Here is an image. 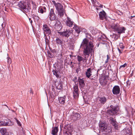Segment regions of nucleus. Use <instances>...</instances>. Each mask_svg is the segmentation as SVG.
<instances>
[{
    "mask_svg": "<svg viewBox=\"0 0 135 135\" xmlns=\"http://www.w3.org/2000/svg\"><path fill=\"white\" fill-rule=\"evenodd\" d=\"M80 46L83 48V54L85 57L83 58L81 56H78L77 60L80 62L81 61L84 62L85 60L86 61L88 60V57L86 56L87 55L89 56V54L93 52L94 45L92 41L89 42L87 39L85 38L83 39Z\"/></svg>",
    "mask_w": 135,
    "mask_h": 135,
    "instance_id": "obj_1",
    "label": "nucleus"
},
{
    "mask_svg": "<svg viewBox=\"0 0 135 135\" xmlns=\"http://www.w3.org/2000/svg\"><path fill=\"white\" fill-rule=\"evenodd\" d=\"M18 6L25 13L30 12L31 8L26 5V3L24 1H20L17 4Z\"/></svg>",
    "mask_w": 135,
    "mask_h": 135,
    "instance_id": "obj_2",
    "label": "nucleus"
},
{
    "mask_svg": "<svg viewBox=\"0 0 135 135\" xmlns=\"http://www.w3.org/2000/svg\"><path fill=\"white\" fill-rule=\"evenodd\" d=\"M118 107L111 105L110 108L109 107L107 113L111 115H115L118 112Z\"/></svg>",
    "mask_w": 135,
    "mask_h": 135,
    "instance_id": "obj_3",
    "label": "nucleus"
},
{
    "mask_svg": "<svg viewBox=\"0 0 135 135\" xmlns=\"http://www.w3.org/2000/svg\"><path fill=\"white\" fill-rule=\"evenodd\" d=\"M79 91L78 86L75 85L73 86V96L75 99H77L79 96Z\"/></svg>",
    "mask_w": 135,
    "mask_h": 135,
    "instance_id": "obj_4",
    "label": "nucleus"
},
{
    "mask_svg": "<svg viewBox=\"0 0 135 135\" xmlns=\"http://www.w3.org/2000/svg\"><path fill=\"white\" fill-rule=\"evenodd\" d=\"M71 118L72 120L75 121L80 119L81 116L79 113L73 112L71 115Z\"/></svg>",
    "mask_w": 135,
    "mask_h": 135,
    "instance_id": "obj_5",
    "label": "nucleus"
},
{
    "mask_svg": "<svg viewBox=\"0 0 135 135\" xmlns=\"http://www.w3.org/2000/svg\"><path fill=\"white\" fill-rule=\"evenodd\" d=\"M72 32V30L70 29H66V30L62 32H60V34L62 36L68 38Z\"/></svg>",
    "mask_w": 135,
    "mask_h": 135,
    "instance_id": "obj_6",
    "label": "nucleus"
},
{
    "mask_svg": "<svg viewBox=\"0 0 135 135\" xmlns=\"http://www.w3.org/2000/svg\"><path fill=\"white\" fill-rule=\"evenodd\" d=\"M99 127L100 131L107 132V124L106 123H103V122H100L99 124Z\"/></svg>",
    "mask_w": 135,
    "mask_h": 135,
    "instance_id": "obj_7",
    "label": "nucleus"
},
{
    "mask_svg": "<svg viewBox=\"0 0 135 135\" xmlns=\"http://www.w3.org/2000/svg\"><path fill=\"white\" fill-rule=\"evenodd\" d=\"M43 29L44 30V33L45 36L46 34L50 35L51 34V31L47 25H44L43 26Z\"/></svg>",
    "mask_w": 135,
    "mask_h": 135,
    "instance_id": "obj_8",
    "label": "nucleus"
},
{
    "mask_svg": "<svg viewBox=\"0 0 135 135\" xmlns=\"http://www.w3.org/2000/svg\"><path fill=\"white\" fill-rule=\"evenodd\" d=\"M55 24L54 25L55 28L58 31H60L62 27L60 22L57 20H56L55 21Z\"/></svg>",
    "mask_w": 135,
    "mask_h": 135,
    "instance_id": "obj_9",
    "label": "nucleus"
},
{
    "mask_svg": "<svg viewBox=\"0 0 135 135\" xmlns=\"http://www.w3.org/2000/svg\"><path fill=\"white\" fill-rule=\"evenodd\" d=\"M120 89L119 86L118 85H115L113 88L112 92L114 94L117 95L119 93Z\"/></svg>",
    "mask_w": 135,
    "mask_h": 135,
    "instance_id": "obj_10",
    "label": "nucleus"
},
{
    "mask_svg": "<svg viewBox=\"0 0 135 135\" xmlns=\"http://www.w3.org/2000/svg\"><path fill=\"white\" fill-rule=\"evenodd\" d=\"M66 23L67 26L70 27H71L74 25V22L71 21L70 18L68 17H67Z\"/></svg>",
    "mask_w": 135,
    "mask_h": 135,
    "instance_id": "obj_11",
    "label": "nucleus"
},
{
    "mask_svg": "<svg viewBox=\"0 0 135 135\" xmlns=\"http://www.w3.org/2000/svg\"><path fill=\"white\" fill-rule=\"evenodd\" d=\"M99 81L100 84L103 86L107 83V79L105 77H102L100 79Z\"/></svg>",
    "mask_w": 135,
    "mask_h": 135,
    "instance_id": "obj_12",
    "label": "nucleus"
},
{
    "mask_svg": "<svg viewBox=\"0 0 135 135\" xmlns=\"http://www.w3.org/2000/svg\"><path fill=\"white\" fill-rule=\"evenodd\" d=\"M123 135H132L131 131L129 128L124 129L121 131Z\"/></svg>",
    "mask_w": 135,
    "mask_h": 135,
    "instance_id": "obj_13",
    "label": "nucleus"
},
{
    "mask_svg": "<svg viewBox=\"0 0 135 135\" xmlns=\"http://www.w3.org/2000/svg\"><path fill=\"white\" fill-rule=\"evenodd\" d=\"M99 15L100 19L102 20L105 19L106 18V13L104 11L100 12L99 13Z\"/></svg>",
    "mask_w": 135,
    "mask_h": 135,
    "instance_id": "obj_14",
    "label": "nucleus"
},
{
    "mask_svg": "<svg viewBox=\"0 0 135 135\" xmlns=\"http://www.w3.org/2000/svg\"><path fill=\"white\" fill-rule=\"evenodd\" d=\"M98 99L100 102L103 104H104L107 101L106 98L104 97H98Z\"/></svg>",
    "mask_w": 135,
    "mask_h": 135,
    "instance_id": "obj_15",
    "label": "nucleus"
},
{
    "mask_svg": "<svg viewBox=\"0 0 135 135\" xmlns=\"http://www.w3.org/2000/svg\"><path fill=\"white\" fill-rule=\"evenodd\" d=\"M110 120L111 124L114 126L115 129H117L118 128V126L116 123V122L115 120L112 117H110Z\"/></svg>",
    "mask_w": 135,
    "mask_h": 135,
    "instance_id": "obj_16",
    "label": "nucleus"
},
{
    "mask_svg": "<svg viewBox=\"0 0 135 135\" xmlns=\"http://www.w3.org/2000/svg\"><path fill=\"white\" fill-rule=\"evenodd\" d=\"M92 69L91 68L88 69L85 72L86 76L88 78H89L92 75Z\"/></svg>",
    "mask_w": 135,
    "mask_h": 135,
    "instance_id": "obj_17",
    "label": "nucleus"
},
{
    "mask_svg": "<svg viewBox=\"0 0 135 135\" xmlns=\"http://www.w3.org/2000/svg\"><path fill=\"white\" fill-rule=\"evenodd\" d=\"M54 4L57 11L63 8V6L61 3H56L55 2Z\"/></svg>",
    "mask_w": 135,
    "mask_h": 135,
    "instance_id": "obj_18",
    "label": "nucleus"
},
{
    "mask_svg": "<svg viewBox=\"0 0 135 135\" xmlns=\"http://www.w3.org/2000/svg\"><path fill=\"white\" fill-rule=\"evenodd\" d=\"M78 80L80 88H83L84 87L85 85L84 80L83 79L79 78Z\"/></svg>",
    "mask_w": 135,
    "mask_h": 135,
    "instance_id": "obj_19",
    "label": "nucleus"
},
{
    "mask_svg": "<svg viewBox=\"0 0 135 135\" xmlns=\"http://www.w3.org/2000/svg\"><path fill=\"white\" fill-rule=\"evenodd\" d=\"M52 72L54 75H55L57 78H60L61 76L60 75V71L57 70H53Z\"/></svg>",
    "mask_w": 135,
    "mask_h": 135,
    "instance_id": "obj_20",
    "label": "nucleus"
},
{
    "mask_svg": "<svg viewBox=\"0 0 135 135\" xmlns=\"http://www.w3.org/2000/svg\"><path fill=\"white\" fill-rule=\"evenodd\" d=\"M126 30V28L124 27L120 26L117 32L118 33L120 34L124 33H125Z\"/></svg>",
    "mask_w": 135,
    "mask_h": 135,
    "instance_id": "obj_21",
    "label": "nucleus"
},
{
    "mask_svg": "<svg viewBox=\"0 0 135 135\" xmlns=\"http://www.w3.org/2000/svg\"><path fill=\"white\" fill-rule=\"evenodd\" d=\"M73 28L75 30L76 32L78 33H80L81 32V27L80 26H77L75 24L74 25V27Z\"/></svg>",
    "mask_w": 135,
    "mask_h": 135,
    "instance_id": "obj_22",
    "label": "nucleus"
},
{
    "mask_svg": "<svg viewBox=\"0 0 135 135\" xmlns=\"http://www.w3.org/2000/svg\"><path fill=\"white\" fill-rule=\"evenodd\" d=\"M65 96H64L63 97H61L59 98V100L60 104L62 105L64 104L65 102Z\"/></svg>",
    "mask_w": 135,
    "mask_h": 135,
    "instance_id": "obj_23",
    "label": "nucleus"
},
{
    "mask_svg": "<svg viewBox=\"0 0 135 135\" xmlns=\"http://www.w3.org/2000/svg\"><path fill=\"white\" fill-rule=\"evenodd\" d=\"M55 85L56 89H58L61 90L62 88V85L60 82H56Z\"/></svg>",
    "mask_w": 135,
    "mask_h": 135,
    "instance_id": "obj_24",
    "label": "nucleus"
},
{
    "mask_svg": "<svg viewBox=\"0 0 135 135\" xmlns=\"http://www.w3.org/2000/svg\"><path fill=\"white\" fill-rule=\"evenodd\" d=\"M120 25L118 24H114L112 26V28L114 29L115 31H117L120 27Z\"/></svg>",
    "mask_w": 135,
    "mask_h": 135,
    "instance_id": "obj_25",
    "label": "nucleus"
},
{
    "mask_svg": "<svg viewBox=\"0 0 135 135\" xmlns=\"http://www.w3.org/2000/svg\"><path fill=\"white\" fill-rule=\"evenodd\" d=\"M58 131V128L57 127H53L51 131V133L54 135L56 134Z\"/></svg>",
    "mask_w": 135,
    "mask_h": 135,
    "instance_id": "obj_26",
    "label": "nucleus"
},
{
    "mask_svg": "<svg viewBox=\"0 0 135 135\" xmlns=\"http://www.w3.org/2000/svg\"><path fill=\"white\" fill-rule=\"evenodd\" d=\"M57 11L58 12V14L60 17H62L64 15V13H65V10L63 8Z\"/></svg>",
    "mask_w": 135,
    "mask_h": 135,
    "instance_id": "obj_27",
    "label": "nucleus"
},
{
    "mask_svg": "<svg viewBox=\"0 0 135 135\" xmlns=\"http://www.w3.org/2000/svg\"><path fill=\"white\" fill-rule=\"evenodd\" d=\"M13 125V123L10 120H8V122H5V126H12Z\"/></svg>",
    "mask_w": 135,
    "mask_h": 135,
    "instance_id": "obj_28",
    "label": "nucleus"
},
{
    "mask_svg": "<svg viewBox=\"0 0 135 135\" xmlns=\"http://www.w3.org/2000/svg\"><path fill=\"white\" fill-rule=\"evenodd\" d=\"M56 42L57 45H61L62 44V42L61 40L59 38H56Z\"/></svg>",
    "mask_w": 135,
    "mask_h": 135,
    "instance_id": "obj_29",
    "label": "nucleus"
},
{
    "mask_svg": "<svg viewBox=\"0 0 135 135\" xmlns=\"http://www.w3.org/2000/svg\"><path fill=\"white\" fill-rule=\"evenodd\" d=\"M70 130L69 131H67L65 132H64V135H71L72 134V131L71 130Z\"/></svg>",
    "mask_w": 135,
    "mask_h": 135,
    "instance_id": "obj_30",
    "label": "nucleus"
},
{
    "mask_svg": "<svg viewBox=\"0 0 135 135\" xmlns=\"http://www.w3.org/2000/svg\"><path fill=\"white\" fill-rule=\"evenodd\" d=\"M49 16L50 20L51 21L54 20L56 18V17L55 14L52 15H50Z\"/></svg>",
    "mask_w": 135,
    "mask_h": 135,
    "instance_id": "obj_31",
    "label": "nucleus"
},
{
    "mask_svg": "<svg viewBox=\"0 0 135 135\" xmlns=\"http://www.w3.org/2000/svg\"><path fill=\"white\" fill-rule=\"evenodd\" d=\"M6 131V129L4 128H1L0 131L2 135H5Z\"/></svg>",
    "mask_w": 135,
    "mask_h": 135,
    "instance_id": "obj_32",
    "label": "nucleus"
},
{
    "mask_svg": "<svg viewBox=\"0 0 135 135\" xmlns=\"http://www.w3.org/2000/svg\"><path fill=\"white\" fill-rule=\"evenodd\" d=\"M5 122H4L3 121H0V127L5 126Z\"/></svg>",
    "mask_w": 135,
    "mask_h": 135,
    "instance_id": "obj_33",
    "label": "nucleus"
},
{
    "mask_svg": "<svg viewBox=\"0 0 135 135\" xmlns=\"http://www.w3.org/2000/svg\"><path fill=\"white\" fill-rule=\"evenodd\" d=\"M7 62H8V63L9 64H11L12 62V61L10 58L9 57H7Z\"/></svg>",
    "mask_w": 135,
    "mask_h": 135,
    "instance_id": "obj_34",
    "label": "nucleus"
},
{
    "mask_svg": "<svg viewBox=\"0 0 135 135\" xmlns=\"http://www.w3.org/2000/svg\"><path fill=\"white\" fill-rule=\"evenodd\" d=\"M38 12L39 13H43L44 12V10L42 9V8H39L38 9Z\"/></svg>",
    "mask_w": 135,
    "mask_h": 135,
    "instance_id": "obj_35",
    "label": "nucleus"
},
{
    "mask_svg": "<svg viewBox=\"0 0 135 135\" xmlns=\"http://www.w3.org/2000/svg\"><path fill=\"white\" fill-rule=\"evenodd\" d=\"M15 119L16 121L17 122L18 125L19 126H21V124L20 122L18 120H17V118H15Z\"/></svg>",
    "mask_w": 135,
    "mask_h": 135,
    "instance_id": "obj_36",
    "label": "nucleus"
},
{
    "mask_svg": "<svg viewBox=\"0 0 135 135\" xmlns=\"http://www.w3.org/2000/svg\"><path fill=\"white\" fill-rule=\"evenodd\" d=\"M45 41L46 42V44L48 45L49 43V40L45 36Z\"/></svg>",
    "mask_w": 135,
    "mask_h": 135,
    "instance_id": "obj_37",
    "label": "nucleus"
},
{
    "mask_svg": "<svg viewBox=\"0 0 135 135\" xmlns=\"http://www.w3.org/2000/svg\"><path fill=\"white\" fill-rule=\"evenodd\" d=\"M55 13L54 12V9L53 8H52L51 9L50 15H52L55 14Z\"/></svg>",
    "mask_w": 135,
    "mask_h": 135,
    "instance_id": "obj_38",
    "label": "nucleus"
},
{
    "mask_svg": "<svg viewBox=\"0 0 135 135\" xmlns=\"http://www.w3.org/2000/svg\"><path fill=\"white\" fill-rule=\"evenodd\" d=\"M110 57L109 56V55H107V59L105 61V63L106 64L108 62V60L110 59Z\"/></svg>",
    "mask_w": 135,
    "mask_h": 135,
    "instance_id": "obj_39",
    "label": "nucleus"
},
{
    "mask_svg": "<svg viewBox=\"0 0 135 135\" xmlns=\"http://www.w3.org/2000/svg\"><path fill=\"white\" fill-rule=\"evenodd\" d=\"M119 47L121 49H123L124 47L123 44L122 43H120L119 44Z\"/></svg>",
    "mask_w": 135,
    "mask_h": 135,
    "instance_id": "obj_40",
    "label": "nucleus"
},
{
    "mask_svg": "<svg viewBox=\"0 0 135 135\" xmlns=\"http://www.w3.org/2000/svg\"><path fill=\"white\" fill-rule=\"evenodd\" d=\"M127 64L125 63L123 65H121L120 67V68H124L126 67V66L127 65Z\"/></svg>",
    "mask_w": 135,
    "mask_h": 135,
    "instance_id": "obj_41",
    "label": "nucleus"
},
{
    "mask_svg": "<svg viewBox=\"0 0 135 135\" xmlns=\"http://www.w3.org/2000/svg\"><path fill=\"white\" fill-rule=\"evenodd\" d=\"M90 79L91 80H94L97 78L96 76H95V77H93V76H90Z\"/></svg>",
    "mask_w": 135,
    "mask_h": 135,
    "instance_id": "obj_42",
    "label": "nucleus"
},
{
    "mask_svg": "<svg viewBox=\"0 0 135 135\" xmlns=\"http://www.w3.org/2000/svg\"><path fill=\"white\" fill-rule=\"evenodd\" d=\"M81 32L83 31L84 32H86V30L85 29L81 27Z\"/></svg>",
    "mask_w": 135,
    "mask_h": 135,
    "instance_id": "obj_43",
    "label": "nucleus"
},
{
    "mask_svg": "<svg viewBox=\"0 0 135 135\" xmlns=\"http://www.w3.org/2000/svg\"><path fill=\"white\" fill-rule=\"evenodd\" d=\"M56 95H53L52 96V95H51V97L53 101L54 100V99L55 98Z\"/></svg>",
    "mask_w": 135,
    "mask_h": 135,
    "instance_id": "obj_44",
    "label": "nucleus"
},
{
    "mask_svg": "<svg viewBox=\"0 0 135 135\" xmlns=\"http://www.w3.org/2000/svg\"><path fill=\"white\" fill-rule=\"evenodd\" d=\"M41 8L43 9V10H44V12H46V8L45 7H42Z\"/></svg>",
    "mask_w": 135,
    "mask_h": 135,
    "instance_id": "obj_45",
    "label": "nucleus"
},
{
    "mask_svg": "<svg viewBox=\"0 0 135 135\" xmlns=\"http://www.w3.org/2000/svg\"><path fill=\"white\" fill-rule=\"evenodd\" d=\"M135 17V16H131L130 17H129V18L131 19H132L133 18Z\"/></svg>",
    "mask_w": 135,
    "mask_h": 135,
    "instance_id": "obj_46",
    "label": "nucleus"
},
{
    "mask_svg": "<svg viewBox=\"0 0 135 135\" xmlns=\"http://www.w3.org/2000/svg\"><path fill=\"white\" fill-rule=\"evenodd\" d=\"M92 2L93 3H96V0H91Z\"/></svg>",
    "mask_w": 135,
    "mask_h": 135,
    "instance_id": "obj_47",
    "label": "nucleus"
},
{
    "mask_svg": "<svg viewBox=\"0 0 135 135\" xmlns=\"http://www.w3.org/2000/svg\"><path fill=\"white\" fill-rule=\"evenodd\" d=\"M118 50L119 51V53L120 54H121L122 53V52H121V51H120V49H119V48H118Z\"/></svg>",
    "mask_w": 135,
    "mask_h": 135,
    "instance_id": "obj_48",
    "label": "nucleus"
},
{
    "mask_svg": "<svg viewBox=\"0 0 135 135\" xmlns=\"http://www.w3.org/2000/svg\"><path fill=\"white\" fill-rule=\"evenodd\" d=\"M115 38L116 39H117L118 38V36L116 35H115Z\"/></svg>",
    "mask_w": 135,
    "mask_h": 135,
    "instance_id": "obj_49",
    "label": "nucleus"
},
{
    "mask_svg": "<svg viewBox=\"0 0 135 135\" xmlns=\"http://www.w3.org/2000/svg\"><path fill=\"white\" fill-rule=\"evenodd\" d=\"M29 20L30 22L31 23L32 22V20H31V19L30 18H29Z\"/></svg>",
    "mask_w": 135,
    "mask_h": 135,
    "instance_id": "obj_50",
    "label": "nucleus"
},
{
    "mask_svg": "<svg viewBox=\"0 0 135 135\" xmlns=\"http://www.w3.org/2000/svg\"><path fill=\"white\" fill-rule=\"evenodd\" d=\"M51 51H52V52H56V51L55 50H52Z\"/></svg>",
    "mask_w": 135,
    "mask_h": 135,
    "instance_id": "obj_51",
    "label": "nucleus"
},
{
    "mask_svg": "<svg viewBox=\"0 0 135 135\" xmlns=\"http://www.w3.org/2000/svg\"><path fill=\"white\" fill-rule=\"evenodd\" d=\"M103 37L104 38H106V36H105V35H103Z\"/></svg>",
    "mask_w": 135,
    "mask_h": 135,
    "instance_id": "obj_52",
    "label": "nucleus"
},
{
    "mask_svg": "<svg viewBox=\"0 0 135 135\" xmlns=\"http://www.w3.org/2000/svg\"><path fill=\"white\" fill-rule=\"evenodd\" d=\"M99 7H100L102 8L103 7V5L100 4V5L99 6Z\"/></svg>",
    "mask_w": 135,
    "mask_h": 135,
    "instance_id": "obj_53",
    "label": "nucleus"
},
{
    "mask_svg": "<svg viewBox=\"0 0 135 135\" xmlns=\"http://www.w3.org/2000/svg\"><path fill=\"white\" fill-rule=\"evenodd\" d=\"M76 73H78V69H77L76 70Z\"/></svg>",
    "mask_w": 135,
    "mask_h": 135,
    "instance_id": "obj_54",
    "label": "nucleus"
},
{
    "mask_svg": "<svg viewBox=\"0 0 135 135\" xmlns=\"http://www.w3.org/2000/svg\"><path fill=\"white\" fill-rule=\"evenodd\" d=\"M70 57H72V55H70Z\"/></svg>",
    "mask_w": 135,
    "mask_h": 135,
    "instance_id": "obj_55",
    "label": "nucleus"
},
{
    "mask_svg": "<svg viewBox=\"0 0 135 135\" xmlns=\"http://www.w3.org/2000/svg\"><path fill=\"white\" fill-rule=\"evenodd\" d=\"M72 62H71V64H72Z\"/></svg>",
    "mask_w": 135,
    "mask_h": 135,
    "instance_id": "obj_56",
    "label": "nucleus"
},
{
    "mask_svg": "<svg viewBox=\"0 0 135 135\" xmlns=\"http://www.w3.org/2000/svg\"><path fill=\"white\" fill-rule=\"evenodd\" d=\"M99 69H98V70H97V71L98 72V71H99Z\"/></svg>",
    "mask_w": 135,
    "mask_h": 135,
    "instance_id": "obj_57",
    "label": "nucleus"
},
{
    "mask_svg": "<svg viewBox=\"0 0 135 135\" xmlns=\"http://www.w3.org/2000/svg\"><path fill=\"white\" fill-rule=\"evenodd\" d=\"M127 84H128V82H127Z\"/></svg>",
    "mask_w": 135,
    "mask_h": 135,
    "instance_id": "obj_58",
    "label": "nucleus"
},
{
    "mask_svg": "<svg viewBox=\"0 0 135 135\" xmlns=\"http://www.w3.org/2000/svg\"><path fill=\"white\" fill-rule=\"evenodd\" d=\"M134 20L135 21V18Z\"/></svg>",
    "mask_w": 135,
    "mask_h": 135,
    "instance_id": "obj_59",
    "label": "nucleus"
},
{
    "mask_svg": "<svg viewBox=\"0 0 135 135\" xmlns=\"http://www.w3.org/2000/svg\"><path fill=\"white\" fill-rule=\"evenodd\" d=\"M6 106H7V107H8L7 106V105H6Z\"/></svg>",
    "mask_w": 135,
    "mask_h": 135,
    "instance_id": "obj_60",
    "label": "nucleus"
}]
</instances>
